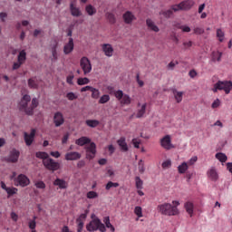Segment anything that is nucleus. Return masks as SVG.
Returning a JSON list of instances; mask_svg holds the SVG:
<instances>
[{"mask_svg":"<svg viewBox=\"0 0 232 232\" xmlns=\"http://www.w3.org/2000/svg\"><path fill=\"white\" fill-rule=\"evenodd\" d=\"M172 204H169V203L160 204L157 207V210L158 212H160V215H164L167 217L178 216L179 209L177 207L179 206L180 203L179 201H172Z\"/></svg>","mask_w":232,"mask_h":232,"instance_id":"obj_1","label":"nucleus"},{"mask_svg":"<svg viewBox=\"0 0 232 232\" xmlns=\"http://www.w3.org/2000/svg\"><path fill=\"white\" fill-rule=\"evenodd\" d=\"M31 97L29 94H24V97H22L21 102H19V109L24 110L25 114L27 115H33L34 110L39 105V102H37L36 98H34L31 102L30 108H27V104L30 102Z\"/></svg>","mask_w":232,"mask_h":232,"instance_id":"obj_2","label":"nucleus"},{"mask_svg":"<svg viewBox=\"0 0 232 232\" xmlns=\"http://www.w3.org/2000/svg\"><path fill=\"white\" fill-rule=\"evenodd\" d=\"M232 90V82L230 81H218L215 84H213V88L211 89L212 92H218V91L225 92L226 95H229Z\"/></svg>","mask_w":232,"mask_h":232,"instance_id":"obj_3","label":"nucleus"},{"mask_svg":"<svg viewBox=\"0 0 232 232\" xmlns=\"http://www.w3.org/2000/svg\"><path fill=\"white\" fill-rule=\"evenodd\" d=\"M86 229L89 232H95L97 230L100 232H106V227H104V224L98 218H94L90 221L86 226Z\"/></svg>","mask_w":232,"mask_h":232,"instance_id":"obj_4","label":"nucleus"},{"mask_svg":"<svg viewBox=\"0 0 232 232\" xmlns=\"http://www.w3.org/2000/svg\"><path fill=\"white\" fill-rule=\"evenodd\" d=\"M15 187L26 188L30 185V179L24 174H19L16 178L13 179Z\"/></svg>","mask_w":232,"mask_h":232,"instance_id":"obj_5","label":"nucleus"},{"mask_svg":"<svg viewBox=\"0 0 232 232\" xmlns=\"http://www.w3.org/2000/svg\"><path fill=\"white\" fill-rule=\"evenodd\" d=\"M194 5L193 0L182 1L179 5H172L173 12H179L180 10L188 11L190 10Z\"/></svg>","mask_w":232,"mask_h":232,"instance_id":"obj_6","label":"nucleus"},{"mask_svg":"<svg viewBox=\"0 0 232 232\" xmlns=\"http://www.w3.org/2000/svg\"><path fill=\"white\" fill-rule=\"evenodd\" d=\"M44 167L49 171H56L60 169V163L54 161L53 159H47L43 160Z\"/></svg>","mask_w":232,"mask_h":232,"instance_id":"obj_7","label":"nucleus"},{"mask_svg":"<svg viewBox=\"0 0 232 232\" xmlns=\"http://www.w3.org/2000/svg\"><path fill=\"white\" fill-rule=\"evenodd\" d=\"M19 158L20 150H18L17 149H12V150L9 151L8 156H6L5 159H4V160H5V162L14 164L18 162Z\"/></svg>","mask_w":232,"mask_h":232,"instance_id":"obj_8","label":"nucleus"},{"mask_svg":"<svg viewBox=\"0 0 232 232\" xmlns=\"http://www.w3.org/2000/svg\"><path fill=\"white\" fill-rule=\"evenodd\" d=\"M86 159L89 160H92L95 158V154L97 153V146L94 142L86 145Z\"/></svg>","mask_w":232,"mask_h":232,"instance_id":"obj_9","label":"nucleus"},{"mask_svg":"<svg viewBox=\"0 0 232 232\" xmlns=\"http://www.w3.org/2000/svg\"><path fill=\"white\" fill-rule=\"evenodd\" d=\"M80 66H81V69H82L83 71V74L85 75H87L92 72V67L91 61L86 57L81 58Z\"/></svg>","mask_w":232,"mask_h":232,"instance_id":"obj_10","label":"nucleus"},{"mask_svg":"<svg viewBox=\"0 0 232 232\" xmlns=\"http://www.w3.org/2000/svg\"><path fill=\"white\" fill-rule=\"evenodd\" d=\"M160 147L166 150H170L175 149V146L171 143V136L166 135L160 140Z\"/></svg>","mask_w":232,"mask_h":232,"instance_id":"obj_11","label":"nucleus"},{"mask_svg":"<svg viewBox=\"0 0 232 232\" xmlns=\"http://www.w3.org/2000/svg\"><path fill=\"white\" fill-rule=\"evenodd\" d=\"M35 134H36V130L33 129L31 130L30 134L27 132H24V140L25 143V146L30 147L34 140H35Z\"/></svg>","mask_w":232,"mask_h":232,"instance_id":"obj_12","label":"nucleus"},{"mask_svg":"<svg viewBox=\"0 0 232 232\" xmlns=\"http://www.w3.org/2000/svg\"><path fill=\"white\" fill-rule=\"evenodd\" d=\"M53 122H54L55 128H60L64 124V117L62 112L58 111L54 113L53 117Z\"/></svg>","mask_w":232,"mask_h":232,"instance_id":"obj_13","label":"nucleus"},{"mask_svg":"<svg viewBox=\"0 0 232 232\" xmlns=\"http://www.w3.org/2000/svg\"><path fill=\"white\" fill-rule=\"evenodd\" d=\"M81 158H82V154H80L77 151L67 152V154H65L64 156V159L67 161L79 160Z\"/></svg>","mask_w":232,"mask_h":232,"instance_id":"obj_14","label":"nucleus"},{"mask_svg":"<svg viewBox=\"0 0 232 232\" xmlns=\"http://www.w3.org/2000/svg\"><path fill=\"white\" fill-rule=\"evenodd\" d=\"M86 220V214H81L76 219L77 232H82L84 227V222Z\"/></svg>","mask_w":232,"mask_h":232,"instance_id":"obj_15","label":"nucleus"},{"mask_svg":"<svg viewBox=\"0 0 232 232\" xmlns=\"http://www.w3.org/2000/svg\"><path fill=\"white\" fill-rule=\"evenodd\" d=\"M146 110H147V103H142V105H140V102H139L138 110L136 111V119L143 118Z\"/></svg>","mask_w":232,"mask_h":232,"instance_id":"obj_16","label":"nucleus"},{"mask_svg":"<svg viewBox=\"0 0 232 232\" xmlns=\"http://www.w3.org/2000/svg\"><path fill=\"white\" fill-rule=\"evenodd\" d=\"M53 185L57 186L59 189H66L68 188V182L63 179L56 178Z\"/></svg>","mask_w":232,"mask_h":232,"instance_id":"obj_17","label":"nucleus"},{"mask_svg":"<svg viewBox=\"0 0 232 232\" xmlns=\"http://www.w3.org/2000/svg\"><path fill=\"white\" fill-rule=\"evenodd\" d=\"M102 52L104 53L105 56L112 57L113 55V48L112 45L110 44H104L102 45Z\"/></svg>","mask_w":232,"mask_h":232,"instance_id":"obj_18","label":"nucleus"},{"mask_svg":"<svg viewBox=\"0 0 232 232\" xmlns=\"http://www.w3.org/2000/svg\"><path fill=\"white\" fill-rule=\"evenodd\" d=\"M207 177L208 179L212 180L213 182L218 181V174L215 168L209 169L208 171H207Z\"/></svg>","mask_w":232,"mask_h":232,"instance_id":"obj_19","label":"nucleus"},{"mask_svg":"<svg viewBox=\"0 0 232 232\" xmlns=\"http://www.w3.org/2000/svg\"><path fill=\"white\" fill-rule=\"evenodd\" d=\"M91 138H88L86 136H82L81 138H78L75 141V144L79 145L80 147H84L86 144H92Z\"/></svg>","mask_w":232,"mask_h":232,"instance_id":"obj_20","label":"nucleus"},{"mask_svg":"<svg viewBox=\"0 0 232 232\" xmlns=\"http://www.w3.org/2000/svg\"><path fill=\"white\" fill-rule=\"evenodd\" d=\"M117 144L120 147L121 150L124 152L129 150L128 143H126L125 137H121L120 140H117Z\"/></svg>","mask_w":232,"mask_h":232,"instance_id":"obj_21","label":"nucleus"},{"mask_svg":"<svg viewBox=\"0 0 232 232\" xmlns=\"http://www.w3.org/2000/svg\"><path fill=\"white\" fill-rule=\"evenodd\" d=\"M73 39L70 38L69 42L65 44L63 47V53L65 55L70 54L73 51Z\"/></svg>","mask_w":232,"mask_h":232,"instance_id":"obj_22","label":"nucleus"},{"mask_svg":"<svg viewBox=\"0 0 232 232\" xmlns=\"http://www.w3.org/2000/svg\"><path fill=\"white\" fill-rule=\"evenodd\" d=\"M57 46H58V43L54 41V43H53V44L50 45V49L52 51V61L55 62L58 60V54H57Z\"/></svg>","mask_w":232,"mask_h":232,"instance_id":"obj_23","label":"nucleus"},{"mask_svg":"<svg viewBox=\"0 0 232 232\" xmlns=\"http://www.w3.org/2000/svg\"><path fill=\"white\" fill-rule=\"evenodd\" d=\"M134 20L135 16L131 12L127 11L125 14H123V21H125L126 24H130Z\"/></svg>","mask_w":232,"mask_h":232,"instance_id":"obj_24","label":"nucleus"},{"mask_svg":"<svg viewBox=\"0 0 232 232\" xmlns=\"http://www.w3.org/2000/svg\"><path fill=\"white\" fill-rule=\"evenodd\" d=\"M70 11H71L72 16H74V17L82 16V11H80L79 7H76L75 5H73L72 3L70 4Z\"/></svg>","mask_w":232,"mask_h":232,"instance_id":"obj_25","label":"nucleus"},{"mask_svg":"<svg viewBox=\"0 0 232 232\" xmlns=\"http://www.w3.org/2000/svg\"><path fill=\"white\" fill-rule=\"evenodd\" d=\"M147 26L149 29H150L151 32H154V33L160 32L159 26H157L150 18L147 19Z\"/></svg>","mask_w":232,"mask_h":232,"instance_id":"obj_26","label":"nucleus"},{"mask_svg":"<svg viewBox=\"0 0 232 232\" xmlns=\"http://www.w3.org/2000/svg\"><path fill=\"white\" fill-rule=\"evenodd\" d=\"M36 216H34L33 219L28 220V228L31 229V232H36Z\"/></svg>","mask_w":232,"mask_h":232,"instance_id":"obj_27","label":"nucleus"},{"mask_svg":"<svg viewBox=\"0 0 232 232\" xmlns=\"http://www.w3.org/2000/svg\"><path fill=\"white\" fill-rule=\"evenodd\" d=\"M173 96H175V101L178 103H180L182 102V95H184V92H179L176 89L172 91Z\"/></svg>","mask_w":232,"mask_h":232,"instance_id":"obj_28","label":"nucleus"},{"mask_svg":"<svg viewBox=\"0 0 232 232\" xmlns=\"http://www.w3.org/2000/svg\"><path fill=\"white\" fill-rule=\"evenodd\" d=\"M185 210H187L188 214L190 215V217H193V210H194V206L193 203L190 201H188L184 205Z\"/></svg>","mask_w":232,"mask_h":232,"instance_id":"obj_29","label":"nucleus"},{"mask_svg":"<svg viewBox=\"0 0 232 232\" xmlns=\"http://www.w3.org/2000/svg\"><path fill=\"white\" fill-rule=\"evenodd\" d=\"M189 169V166L187 162H182L181 165L178 167V171L179 174H185L188 169Z\"/></svg>","mask_w":232,"mask_h":232,"instance_id":"obj_30","label":"nucleus"},{"mask_svg":"<svg viewBox=\"0 0 232 232\" xmlns=\"http://www.w3.org/2000/svg\"><path fill=\"white\" fill-rule=\"evenodd\" d=\"M120 103L122 105L129 106L131 103V98L129 96V94H125L122 98H121Z\"/></svg>","mask_w":232,"mask_h":232,"instance_id":"obj_31","label":"nucleus"},{"mask_svg":"<svg viewBox=\"0 0 232 232\" xmlns=\"http://www.w3.org/2000/svg\"><path fill=\"white\" fill-rule=\"evenodd\" d=\"M85 11L87 14H89V16H92L95 14H97V9H95V7L92 6V5H87L85 7Z\"/></svg>","mask_w":232,"mask_h":232,"instance_id":"obj_32","label":"nucleus"},{"mask_svg":"<svg viewBox=\"0 0 232 232\" xmlns=\"http://www.w3.org/2000/svg\"><path fill=\"white\" fill-rule=\"evenodd\" d=\"M105 17L108 19L109 24H116V16L114 14L111 12H107V14H105Z\"/></svg>","mask_w":232,"mask_h":232,"instance_id":"obj_33","label":"nucleus"},{"mask_svg":"<svg viewBox=\"0 0 232 232\" xmlns=\"http://www.w3.org/2000/svg\"><path fill=\"white\" fill-rule=\"evenodd\" d=\"M222 53L218 51L212 52V61L213 62H221Z\"/></svg>","mask_w":232,"mask_h":232,"instance_id":"obj_34","label":"nucleus"},{"mask_svg":"<svg viewBox=\"0 0 232 232\" xmlns=\"http://www.w3.org/2000/svg\"><path fill=\"white\" fill-rule=\"evenodd\" d=\"M216 159L221 163H225L227 160V156L222 152H218L216 154Z\"/></svg>","mask_w":232,"mask_h":232,"instance_id":"obj_35","label":"nucleus"},{"mask_svg":"<svg viewBox=\"0 0 232 232\" xmlns=\"http://www.w3.org/2000/svg\"><path fill=\"white\" fill-rule=\"evenodd\" d=\"M85 123L89 128H97L100 124V122L97 120H87Z\"/></svg>","mask_w":232,"mask_h":232,"instance_id":"obj_36","label":"nucleus"},{"mask_svg":"<svg viewBox=\"0 0 232 232\" xmlns=\"http://www.w3.org/2000/svg\"><path fill=\"white\" fill-rule=\"evenodd\" d=\"M36 158H39L43 160H51V158H49V155L47 152L44 151H38L36 152Z\"/></svg>","mask_w":232,"mask_h":232,"instance_id":"obj_37","label":"nucleus"},{"mask_svg":"<svg viewBox=\"0 0 232 232\" xmlns=\"http://www.w3.org/2000/svg\"><path fill=\"white\" fill-rule=\"evenodd\" d=\"M26 61V51L22 50L19 52L18 57H17V62L18 63H24Z\"/></svg>","mask_w":232,"mask_h":232,"instance_id":"obj_38","label":"nucleus"},{"mask_svg":"<svg viewBox=\"0 0 232 232\" xmlns=\"http://www.w3.org/2000/svg\"><path fill=\"white\" fill-rule=\"evenodd\" d=\"M120 184L117 182H113V181H109L106 185H105V190H110L111 188H119Z\"/></svg>","mask_w":232,"mask_h":232,"instance_id":"obj_39","label":"nucleus"},{"mask_svg":"<svg viewBox=\"0 0 232 232\" xmlns=\"http://www.w3.org/2000/svg\"><path fill=\"white\" fill-rule=\"evenodd\" d=\"M90 82H91V81L88 78H86V77L78 78V80H77L78 86H84V85H86V84H88Z\"/></svg>","mask_w":232,"mask_h":232,"instance_id":"obj_40","label":"nucleus"},{"mask_svg":"<svg viewBox=\"0 0 232 232\" xmlns=\"http://www.w3.org/2000/svg\"><path fill=\"white\" fill-rule=\"evenodd\" d=\"M104 223H105L104 227L109 228L111 232H115V227H113L112 224H111L110 218H105Z\"/></svg>","mask_w":232,"mask_h":232,"instance_id":"obj_41","label":"nucleus"},{"mask_svg":"<svg viewBox=\"0 0 232 232\" xmlns=\"http://www.w3.org/2000/svg\"><path fill=\"white\" fill-rule=\"evenodd\" d=\"M133 213L138 217V218H143V212L140 206H136Z\"/></svg>","mask_w":232,"mask_h":232,"instance_id":"obj_42","label":"nucleus"},{"mask_svg":"<svg viewBox=\"0 0 232 232\" xmlns=\"http://www.w3.org/2000/svg\"><path fill=\"white\" fill-rule=\"evenodd\" d=\"M28 87L31 89H37V81L35 78H31L28 80Z\"/></svg>","mask_w":232,"mask_h":232,"instance_id":"obj_43","label":"nucleus"},{"mask_svg":"<svg viewBox=\"0 0 232 232\" xmlns=\"http://www.w3.org/2000/svg\"><path fill=\"white\" fill-rule=\"evenodd\" d=\"M174 10H172V7H170V10H167V11H160V14L163 15L165 18H169L171 17L172 14Z\"/></svg>","mask_w":232,"mask_h":232,"instance_id":"obj_44","label":"nucleus"},{"mask_svg":"<svg viewBox=\"0 0 232 232\" xmlns=\"http://www.w3.org/2000/svg\"><path fill=\"white\" fill-rule=\"evenodd\" d=\"M135 184H136V188H138L139 190L143 188V180L140 179V177L135 178Z\"/></svg>","mask_w":232,"mask_h":232,"instance_id":"obj_45","label":"nucleus"},{"mask_svg":"<svg viewBox=\"0 0 232 232\" xmlns=\"http://www.w3.org/2000/svg\"><path fill=\"white\" fill-rule=\"evenodd\" d=\"M86 198H87V199H96L98 198V193L91 190V191L87 192Z\"/></svg>","mask_w":232,"mask_h":232,"instance_id":"obj_46","label":"nucleus"},{"mask_svg":"<svg viewBox=\"0 0 232 232\" xmlns=\"http://www.w3.org/2000/svg\"><path fill=\"white\" fill-rule=\"evenodd\" d=\"M225 34L221 29H217V38H218L219 43L224 42Z\"/></svg>","mask_w":232,"mask_h":232,"instance_id":"obj_47","label":"nucleus"},{"mask_svg":"<svg viewBox=\"0 0 232 232\" xmlns=\"http://www.w3.org/2000/svg\"><path fill=\"white\" fill-rule=\"evenodd\" d=\"M5 190L6 191V194H8L9 197L15 195L18 192V188H10Z\"/></svg>","mask_w":232,"mask_h":232,"instance_id":"obj_48","label":"nucleus"},{"mask_svg":"<svg viewBox=\"0 0 232 232\" xmlns=\"http://www.w3.org/2000/svg\"><path fill=\"white\" fill-rule=\"evenodd\" d=\"M197 161H198V157H197V156H192V157L190 158V160H188V162H186V163H187V165H188V166L191 167V166H194Z\"/></svg>","mask_w":232,"mask_h":232,"instance_id":"obj_49","label":"nucleus"},{"mask_svg":"<svg viewBox=\"0 0 232 232\" xmlns=\"http://www.w3.org/2000/svg\"><path fill=\"white\" fill-rule=\"evenodd\" d=\"M110 101V95L103 94L101 99L99 100V103L105 104Z\"/></svg>","mask_w":232,"mask_h":232,"instance_id":"obj_50","label":"nucleus"},{"mask_svg":"<svg viewBox=\"0 0 232 232\" xmlns=\"http://www.w3.org/2000/svg\"><path fill=\"white\" fill-rule=\"evenodd\" d=\"M126 94H123V92L121 90H118L116 92H114V97H116V99L118 101H121V99H122L123 97H125Z\"/></svg>","mask_w":232,"mask_h":232,"instance_id":"obj_51","label":"nucleus"},{"mask_svg":"<svg viewBox=\"0 0 232 232\" xmlns=\"http://www.w3.org/2000/svg\"><path fill=\"white\" fill-rule=\"evenodd\" d=\"M138 169H139V172L141 174H143L145 171L144 162L141 160H139Z\"/></svg>","mask_w":232,"mask_h":232,"instance_id":"obj_52","label":"nucleus"},{"mask_svg":"<svg viewBox=\"0 0 232 232\" xmlns=\"http://www.w3.org/2000/svg\"><path fill=\"white\" fill-rule=\"evenodd\" d=\"M34 186L36 187V188H39V189H44L46 188L45 183L43 181L34 182Z\"/></svg>","mask_w":232,"mask_h":232,"instance_id":"obj_53","label":"nucleus"},{"mask_svg":"<svg viewBox=\"0 0 232 232\" xmlns=\"http://www.w3.org/2000/svg\"><path fill=\"white\" fill-rule=\"evenodd\" d=\"M179 64V62H169V63L167 65V69H169V71H174V68L176 65Z\"/></svg>","mask_w":232,"mask_h":232,"instance_id":"obj_54","label":"nucleus"},{"mask_svg":"<svg viewBox=\"0 0 232 232\" xmlns=\"http://www.w3.org/2000/svg\"><path fill=\"white\" fill-rule=\"evenodd\" d=\"M97 88H95L93 86H85L83 88H81V92H92V91H94Z\"/></svg>","mask_w":232,"mask_h":232,"instance_id":"obj_55","label":"nucleus"},{"mask_svg":"<svg viewBox=\"0 0 232 232\" xmlns=\"http://www.w3.org/2000/svg\"><path fill=\"white\" fill-rule=\"evenodd\" d=\"M66 97L68 101H75L77 99V94H75L74 92H69L66 94Z\"/></svg>","mask_w":232,"mask_h":232,"instance_id":"obj_56","label":"nucleus"},{"mask_svg":"<svg viewBox=\"0 0 232 232\" xmlns=\"http://www.w3.org/2000/svg\"><path fill=\"white\" fill-rule=\"evenodd\" d=\"M220 105H221L220 100L216 99L215 102H212L211 108L213 110H215V109H218V107H220Z\"/></svg>","mask_w":232,"mask_h":232,"instance_id":"obj_57","label":"nucleus"},{"mask_svg":"<svg viewBox=\"0 0 232 232\" xmlns=\"http://www.w3.org/2000/svg\"><path fill=\"white\" fill-rule=\"evenodd\" d=\"M91 92H92V99H95V100L99 99V96L101 95V92H99L98 89H96V90H94Z\"/></svg>","mask_w":232,"mask_h":232,"instance_id":"obj_58","label":"nucleus"},{"mask_svg":"<svg viewBox=\"0 0 232 232\" xmlns=\"http://www.w3.org/2000/svg\"><path fill=\"white\" fill-rule=\"evenodd\" d=\"M24 63L23 62H15L14 63H13V71L19 70Z\"/></svg>","mask_w":232,"mask_h":232,"instance_id":"obj_59","label":"nucleus"},{"mask_svg":"<svg viewBox=\"0 0 232 232\" xmlns=\"http://www.w3.org/2000/svg\"><path fill=\"white\" fill-rule=\"evenodd\" d=\"M204 33H205V30L200 28V27H195L194 28V34H195L200 35V34H202Z\"/></svg>","mask_w":232,"mask_h":232,"instance_id":"obj_60","label":"nucleus"},{"mask_svg":"<svg viewBox=\"0 0 232 232\" xmlns=\"http://www.w3.org/2000/svg\"><path fill=\"white\" fill-rule=\"evenodd\" d=\"M179 29H181V31L184 32V33H189V32H191L190 27H189V26H187V25H180V26L179 27Z\"/></svg>","mask_w":232,"mask_h":232,"instance_id":"obj_61","label":"nucleus"},{"mask_svg":"<svg viewBox=\"0 0 232 232\" xmlns=\"http://www.w3.org/2000/svg\"><path fill=\"white\" fill-rule=\"evenodd\" d=\"M169 167H171V160H167V161L162 163V168L163 169H169Z\"/></svg>","mask_w":232,"mask_h":232,"instance_id":"obj_62","label":"nucleus"},{"mask_svg":"<svg viewBox=\"0 0 232 232\" xmlns=\"http://www.w3.org/2000/svg\"><path fill=\"white\" fill-rule=\"evenodd\" d=\"M132 144L135 149H139V145L140 144V140H138L137 139H132Z\"/></svg>","mask_w":232,"mask_h":232,"instance_id":"obj_63","label":"nucleus"},{"mask_svg":"<svg viewBox=\"0 0 232 232\" xmlns=\"http://www.w3.org/2000/svg\"><path fill=\"white\" fill-rule=\"evenodd\" d=\"M11 218L13 221L17 222L18 221V215L15 214V212L11 213Z\"/></svg>","mask_w":232,"mask_h":232,"instance_id":"obj_64","label":"nucleus"}]
</instances>
